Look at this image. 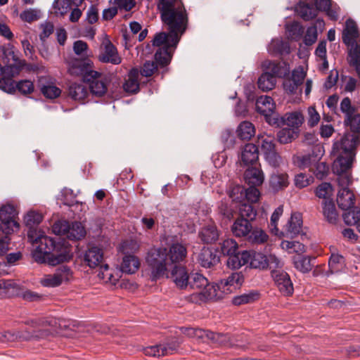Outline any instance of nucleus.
Segmentation results:
<instances>
[{"instance_id":"obj_7","label":"nucleus","mask_w":360,"mask_h":360,"mask_svg":"<svg viewBox=\"0 0 360 360\" xmlns=\"http://www.w3.org/2000/svg\"><path fill=\"white\" fill-rule=\"evenodd\" d=\"M221 253L224 256H227L226 265L232 269L240 268V255L242 251L238 250V245L233 238H227L219 243Z\"/></svg>"},{"instance_id":"obj_8","label":"nucleus","mask_w":360,"mask_h":360,"mask_svg":"<svg viewBox=\"0 0 360 360\" xmlns=\"http://www.w3.org/2000/svg\"><path fill=\"white\" fill-rule=\"evenodd\" d=\"M93 65V62L89 58H75L70 62L68 70L71 75H82L85 82L98 75V71L92 70Z\"/></svg>"},{"instance_id":"obj_39","label":"nucleus","mask_w":360,"mask_h":360,"mask_svg":"<svg viewBox=\"0 0 360 360\" xmlns=\"http://www.w3.org/2000/svg\"><path fill=\"white\" fill-rule=\"evenodd\" d=\"M288 175L286 174L273 173L269 179V185L274 192L284 189L288 185Z\"/></svg>"},{"instance_id":"obj_18","label":"nucleus","mask_w":360,"mask_h":360,"mask_svg":"<svg viewBox=\"0 0 360 360\" xmlns=\"http://www.w3.org/2000/svg\"><path fill=\"white\" fill-rule=\"evenodd\" d=\"M169 269L171 270L170 278L173 280L176 285L180 289L187 288L190 274H188L186 268L179 264L170 266Z\"/></svg>"},{"instance_id":"obj_29","label":"nucleus","mask_w":360,"mask_h":360,"mask_svg":"<svg viewBox=\"0 0 360 360\" xmlns=\"http://www.w3.org/2000/svg\"><path fill=\"white\" fill-rule=\"evenodd\" d=\"M355 196L349 189H340L337 196L338 207L342 210H347L354 205Z\"/></svg>"},{"instance_id":"obj_52","label":"nucleus","mask_w":360,"mask_h":360,"mask_svg":"<svg viewBox=\"0 0 360 360\" xmlns=\"http://www.w3.org/2000/svg\"><path fill=\"white\" fill-rule=\"evenodd\" d=\"M266 122L271 126L280 128L285 124V116H281L278 113L271 110L264 115Z\"/></svg>"},{"instance_id":"obj_53","label":"nucleus","mask_w":360,"mask_h":360,"mask_svg":"<svg viewBox=\"0 0 360 360\" xmlns=\"http://www.w3.org/2000/svg\"><path fill=\"white\" fill-rule=\"evenodd\" d=\"M244 191L245 188L240 185L231 186L228 191L229 199L238 205L244 200Z\"/></svg>"},{"instance_id":"obj_26","label":"nucleus","mask_w":360,"mask_h":360,"mask_svg":"<svg viewBox=\"0 0 360 360\" xmlns=\"http://www.w3.org/2000/svg\"><path fill=\"white\" fill-rule=\"evenodd\" d=\"M302 217L300 213H292L290 220L286 224L285 234L286 236L293 238L297 236L302 231Z\"/></svg>"},{"instance_id":"obj_59","label":"nucleus","mask_w":360,"mask_h":360,"mask_svg":"<svg viewBox=\"0 0 360 360\" xmlns=\"http://www.w3.org/2000/svg\"><path fill=\"white\" fill-rule=\"evenodd\" d=\"M70 223L66 220H58L52 226V231L57 236H65L68 238Z\"/></svg>"},{"instance_id":"obj_5","label":"nucleus","mask_w":360,"mask_h":360,"mask_svg":"<svg viewBox=\"0 0 360 360\" xmlns=\"http://www.w3.org/2000/svg\"><path fill=\"white\" fill-rule=\"evenodd\" d=\"M168 27V32L156 33L151 41L153 46L176 49L181 36L186 32L187 25L173 22L165 24Z\"/></svg>"},{"instance_id":"obj_24","label":"nucleus","mask_w":360,"mask_h":360,"mask_svg":"<svg viewBox=\"0 0 360 360\" xmlns=\"http://www.w3.org/2000/svg\"><path fill=\"white\" fill-rule=\"evenodd\" d=\"M198 237L202 243L212 244L218 240L219 231L214 224L205 225L200 229Z\"/></svg>"},{"instance_id":"obj_47","label":"nucleus","mask_w":360,"mask_h":360,"mask_svg":"<svg viewBox=\"0 0 360 360\" xmlns=\"http://www.w3.org/2000/svg\"><path fill=\"white\" fill-rule=\"evenodd\" d=\"M238 212L239 218H245L250 221H254L257 214V210L252 205L247 203L238 204Z\"/></svg>"},{"instance_id":"obj_2","label":"nucleus","mask_w":360,"mask_h":360,"mask_svg":"<svg viewBox=\"0 0 360 360\" xmlns=\"http://www.w3.org/2000/svg\"><path fill=\"white\" fill-rule=\"evenodd\" d=\"M28 326L23 330L4 331L0 333V342L7 343L16 340H31L41 339L58 333L60 328H65V321L54 317H41L25 321Z\"/></svg>"},{"instance_id":"obj_45","label":"nucleus","mask_w":360,"mask_h":360,"mask_svg":"<svg viewBox=\"0 0 360 360\" xmlns=\"http://www.w3.org/2000/svg\"><path fill=\"white\" fill-rule=\"evenodd\" d=\"M169 49L170 48L167 47L158 48L154 55L156 64L162 67H165L170 63L172 53L169 51Z\"/></svg>"},{"instance_id":"obj_3","label":"nucleus","mask_w":360,"mask_h":360,"mask_svg":"<svg viewBox=\"0 0 360 360\" xmlns=\"http://www.w3.org/2000/svg\"><path fill=\"white\" fill-rule=\"evenodd\" d=\"M158 9L164 24L175 22L188 26V14L181 0H159Z\"/></svg>"},{"instance_id":"obj_10","label":"nucleus","mask_w":360,"mask_h":360,"mask_svg":"<svg viewBox=\"0 0 360 360\" xmlns=\"http://www.w3.org/2000/svg\"><path fill=\"white\" fill-rule=\"evenodd\" d=\"M324 154L323 147L316 145L312 148L310 153L307 155H295L293 157V162L298 167L305 169L314 166Z\"/></svg>"},{"instance_id":"obj_12","label":"nucleus","mask_w":360,"mask_h":360,"mask_svg":"<svg viewBox=\"0 0 360 360\" xmlns=\"http://www.w3.org/2000/svg\"><path fill=\"white\" fill-rule=\"evenodd\" d=\"M72 274L71 269L68 265L63 264L56 269L53 274L46 276L41 283L45 287H57L63 282L68 281Z\"/></svg>"},{"instance_id":"obj_58","label":"nucleus","mask_w":360,"mask_h":360,"mask_svg":"<svg viewBox=\"0 0 360 360\" xmlns=\"http://www.w3.org/2000/svg\"><path fill=\"white\" fill-rule=\"evenodd\" d=\"M16 83L13 79L6 76L1 75L0 78V89L8 94H13L16 91Z\"/></svg>"},{"instance_id":"obj_31","label":"nucleus","mask_w":360,"mask_h":360,"mask_svg":"<svg viewBox=\"0 0 360 360\" xmlns=\"http://www.w3.org/2000/svg\"><path fill=\"white\" fill-rule=\"evenodd\" d=\"M354 157L353 155H346L345 157L342 155H339L332 166L333 173L349 172V170L352 168Z\"/></svg>"},{"instance_id":"obj_13","label":"nucleus","mask_w":360,"mask_h":360,"mask_svg":"<svg viewBox=\"0 0 360 360\" xmlns=\"http://www.w3.org/2000/svg\"><path fill=\"white\" fill-rule=\"evenodd\" d=\"M103 261V249L96 245L89 246L84 254V262L91 269L100 266L101 269L108 271L109 266L107 264H102Z\"/></svg>"},{"instance_id":"obj_34","label":"nucleus","mask_w":360,"mask_h":360,"mask_svg":"<svg viewBox=\"0 0 360 360\" xmlns=\"http://www.w3.org/2000/svg\"><path fill=\"white\" fill-rule=\"evenodd\" d=\"M322 210L326 220L329 224H335L338 219V213L333 199L323 200Z\"/></svg>"},{"instance_id":"obj_60","label":"nucleus","mask_w":360,"mask_h":360,"mask_svg":"<svg viewBox=\"0 0 360 360\" xmlns=\"http://www.w3.org/2000/svg\"><path fill=\"white\" fill-rule=\"evenodd\" d=\"M18 212L14 205L11 204L3 205L0 207V220L6 219H14Z\"/></svg>"},{"instance_id":"obj_28","label":"nucleus","mask_w":360,"mask_h":360,"mask_svg":"<svg viewBox=\"0 0 360 360\" xmlns=\"http://www.w3.org/2000/svg\"><path fill=\"white\" fill-rule=\"evenodd\" d=\"M244 179L248 186H259L264 180L263 172L256 166L248 168L244 173Z\"/></svg>"},{"instance_id":"obj_22","label":"nucleus","mask_w":360,"mask_h":360,"mask_svg":"<svg viewBox=\"0 0 360 360\" xmlns=\"http://www.w3.org/2000/svg\"><path fill=\"white\" fill-rule=\"evenodd\" d=\"M238 205L229 199H222L218 206V213L223 220L231 221L238 212Z\"/></svg>"},{"instance_id":"obj_44","label":"nucleus","mask_w":360,"mask_h":360,"mask_svg":"<svg viewBox=\"0 0 360 360\" xmlns=\"http://www.w3.org/2000/svg\"><path fill=\"white\" fill-rule=\"evenodd\" d=\"M24 66L25 62L21 60H19L17 64H11L5 66H2L0 64V75H6L13 79L20 75Z\"/></svg>"},{"instance_id":"obj_11","label":"nucleus","mask_w":360,"mask_h":360,"mask_svg":"<svg viewBox=\"0 0 360 360\" xmlns=\"http://www.w3.org/2000/svg\"><path fill=\"white\" fill-rule=\"evenodd\" d=\"M240 267L250 264L253 269H265L268 268L267 256L255 250H243L240 255Z\"/></svg>"},{"instance_id":"obj_43","label":"nucleus","mask_w":360,"mask_h":360,"mask_svg":"<svg viewBox=\"0 0 360 360\" xmlns=\"http://www.w3.org/2000/svg\"><path fill=\"white\" fill-rule=\"evenodd\" d=\"M295 268L302 273H308L311 270L312 265L309 257L298 255L292 258Z\"/></svg>"},{"instance_id":"obj_33","label":"nucleus","mask_w":360,"mask_h":360,"mask_svg":"<svg viewBox=\"0 0 360 360\" xmlns=\"http://www.w3.org/2000/svg\"><path fill=\"white\" fill-rule=\"evenodd\" d=\"M268 51L273 56L288 54L290 52L289 43L281 39H273L268 46Z\"/></svg>"},{"instance_id":"obj_1","label":"nucleus","mask_w":360,"mask_h":360,"mask_svg":"<svg viewBox=\"0 0 360 360\" xmlns=\"http://www.w3.org/2000/svg\"><path fill=\"white\" fill-rule=\"evenodd\" d=\"M43 215L36 211L28 212L24 221L28 228V240L36 244L32 255L35 262L56 266L70 261L72 257L71 247L64 239L55 240L51 237L38 234L36 227L42 221Z\"/></svg>"},{"instance_id":"obj_61","label":"nucleus","mask_w":360,"mask_h":360,"mask_svg":"<svg viewBox=\"0 0 360 360\" xmlns=\"http://www.w3.org/2000/svg\"><path fill=\"white\" fill-rule=\"evenodd\" d=\"M218 285L219 283L217 285H214L208 282V285L206 287H204L200 293L207 299L212 300L219 298L221 296L219 295L218 291L221 290L222 292V289L219 288Z\"/></svg>"},{"instance_id":"obj_30","label":"nucleus","mask_w":360,"mask_h":360,"mask_svg":"<svg viewBox=\"0 0 360 360\" xmlns=\"http://www.w3.org/2000/svg\"><path fill=\"white\" fill-rule=\"evenodd\" d=\"M295 11L304 21H309L315 18L317 15V9L314 6L304 1H300L295 6Z\"/></svg>"},{"instance_id":"obj_54","label":"nucleus","mask_w":360,"mask_h":360,"mask_svg":"<svg viewBox=\"0 0 360 360\" xmlns=\"http://www.w3.org/2000/svg\"><path fill=\"white\" fill-rule=\"evenodd\" d=\"M333 193V187L330 183L323 182L316 189V195L323 200L332 199L330 197Z\"/></svg>"},{"instance_id":"obj_21","label":"nucleus","mask_w":360,"mask_h":360,"mask_svg":"<svg viewBox=\"0 0 360 360\" xmlns=\"http://www.w3.org/2000/svg\"><path fill=\"white\" fill-rule=\"evenodd\" d=\"M259 160V148L253 143H247L244 146L241 154L240 161L245 166H253Z\"/></svg>"},{"instance_id":"obj_27","label":"nucleus","mask_w":360,"mask_h":360,"mask_svg":"<svg viewBox=\"0 0 360 360\" xmlns=\"http://www.w3.org/2000/svg\"><path fill=\"white\" fill-rule=\"evenodd\" d=\"M252 229L251 221L238 217L231 226V231L236 237L247 238Z\"/></svg>"},{"instance_id":"obj_36","label":"nucleus","mask_w":360,"mask_h":360,"mask_svg":"<svg viewBox=\"0 0 360 360\" xmlns=\"http://www.w3.org/2000/svg\"><path fill=\"white\" fill-rule=\"evenodd\" d=\"M269 74H271L272 77L279 78H285L290 73V68L286 63H276L269 61L267 66Z\"/></svg>"},{"instance_id":"obj_4","label":"nucleus","mask_w":360,"mask_h":360,"mask_svg":"<svg viewBox=\"0 0 360 360\" xmlns=\"http://www.w3.org/2000/svg\"><path fill=\"white\" fill-rule=\"evenodd\" d=\"M146 262L150 269L152 281L163 277L171 266L165 248H150L146 257Z\"/></svg>"},{"instance_id":"obj_32","label":"nucleus","mask_w":360,"mask_h":360,"mask_svg":"<svg viewBox=\"0 0 360 360\" xmlns=\"http://www.w3.org/2000/svg\"><path fill=\"white\" fill-rule=\"evenodd\" d=\"M140 266L139 258L134 255H125L122 258L120 270L123 273L133 274L137 271Z\"/></svg>"},{"instance_id":"obj_55","label":"nucleus","mask_w":360,"mask_h":360,"mask_svg":"<svg viewBox=\"0 0 360 360\" xmlns=\"http://www.w3.org/2000/svg\"><path fill=\"white\" fill-rule=\"evenodd\" d=\"M345 262L343 256L339 254H332L328 260V266L330 274L338 272Z\"/></svg>"},{"instance_id":"obj_25","label":"nucleus","mask_w":360,"mask_h":360,"mask_svg":"<svg viewBox=\"0 0 360 360\" xmlns=\"http://www.w3.org/2000/svg\"><path fill=\"white\" fill-rule=\"evenodd\" d=\"M139 72L137 68H131L122 84L123 90L129 94H135L139 91L138 81Z\"/></svg>"},{"instance_id":"obj_62","label":"nucleus","mask_w":360,"mask_h":360,"mask_svg":"<svg viewBox=\"0 0 360 360\" xmlns=\"http://www.w3.org/2000/svg\"><path fill=\"white\" fill-rule=\"evenodd\" d=\"M15 86L16 87V90L23 95L30 94L34 90L33 82L28 79L18 81Z\"/></svg>"},{"instance_id":"obj_56","label":"nucleus","mask_w":360,"mask_h":360,"mask_svg":"<svg viewBox=\"0 0 360 360\" xmlns=\"http://www.w3.org/2000/svg\"><path fill=\"white\" fill-rule=\"evenodd\" d=\"M0 221V229L6 236L13 233L15 229L18 230L19 228V224L15 221V218Z\"/></svg>"},{"instance_id":"obj_20","label":"nucleus","mask_w":360,"mask_h":360,"mask_svg":"<svg viewBox=\"0 0 360 360\" xmlns=\"http://www.w3.org/2000/svg\"><path fill=\"white\" fill-rule=\"evenodd\" d=\"M98 58L99 61L105 63L118 65L122 62L116 47L109 40L105 43L104 50L100 53Z\"/></svg>"},{"instance_id":"obj_23","label":"nucleus","mask_w":360,"mask_h":360,"mask_svg":"<svg viewBox=\"0 0 360 360\" xmlns=\"http://www.w3.org/2000/svg\"><path fill=\"white\" fill-rule=\"evenodd\" d=\"M168 259L171 266L181 264L186 257V248L179 243H173L167 250Z\"/></svg>"},{"instance_id":"obj_17","label":"nucleus","mask_w":360,"mask_h":360,"mask_svg":"<svg viewBox=\"0 0 360 360\" xmlns=\"http://www.w3.org/2000/svg\"><path fill=\"white\" fill-rule=\"evenodd\" d=\"M244 282V276L241 271L233 272L226 278L221 280L218 288L222 289L223 293H231L240 288Z\"/></svg>"},{"instance_id":"obj_16","label":"nucleus","mask_w":360,"mask_h":360,"mask_svg":"<svg viewBox=\"0 0 360 360\" xmlns=\"http://www.w3.org/2000/svg\"><path fill=\"white\" fill-rule=\"evenodd\" d=\"M217 252L218 249L203 247L198 255V262L202 267L206 269L214 267L220 262V257L217 255Z\"/></svg>"},{"instance_id":"obj_63","label":"nucleus","mask_w":360,"mask_h":360,"mask_svg":"<svg viewBox=\"0 0 360 360\" xmlns=\"http://www.w3.org/2000/svg\"><path fill=\"white\" fill-rule=\"evenodd\" d=\"M288 31L292 39L299 41L304 33V27L297 22H293L288 27Z\"/></svg>"},{"instance_id":"obj_35","label":"nucleus","mask_w":360,"mask_h":360,"mask_svg":"<svg viewBox=\"0 0 360 360\" xmlns=\"http://www.w3.org/2000/svg\"><path fill=\"white\" fill-rule=\"evenodd\" d=\"M68 96L74 101H82L86 98L89 94L86 86L82 83H72L69 85Z\"/></svg>"},{"instance_id":"obj_6","label":"nucleus","mask_w":360,"mask_h":360,"mask_svg":"<svg viewBox=\"0 0 360 360\" xmlns=\"http://www.w3.org/2000/svg\"><path fill=\"white\" fill-rule=\"evenodd\" d=\"M0 296L22 297L23 300L34 302L39 300L41 295L37 292L25 290L22 285L13 280L0 279Z\"/></svg>"},{"instance_id":"obj_42","label":"nucleus","mask_w":360,"mask_h":360,"mask_svg":"<svg viewBox=\"0 0 360 360\" xmlns=\"http://www.w3.org/2000/svg\"><path fill=\"white\" fill-rule=\"evenodd\" d=\"M299 135V131L290 127H285L280 129L277 132V140L281 144H287L291 143L293 140L297 139Z\"/></svg>"},{"instance_id":"obj_41","label":"nucleus","mask_w":360,"mask_h":360,"mask_svg":"<svg viewBox=\"0 0 360 360\" xmlns=\"http://www.w3.org/2000/svg\"><path fill=\"white\" fill-rule=\"evenodd\" d=\"M85 227L81 222L74 221L70 224L68 238L72 240H79L86 236Z\"/></svg>"},{"instance_id":"obj_50","label":"nucleus","mask_w":360,"mask_h":360,"mask_svg":"<svg viewBox=\"0 0 360 360\" xmlns=\"http://www.w3.org/2000/svg\"><path fill=\"white\" fill-rule=\"evenodd\" d=\"M259 298V293L255 290H250L248 292L237 295L233 297L232 303L234 305L240 306L252 303Z\"/></svg>"},{"instance_id":"obj_49","label":"nucleus","mask_w":360,"mask_h":360,"mask_svg":"<svg viewBox=\"0 0 360 360\" xmlns=\"http://www.w3.org/2000/svg\"><path fill=\"white\" fill-rule=\"evenodd\" d=\"M255 132L253 124L248 121L242 122L237 129L238 136L241 140L250 139L254 136Z\"/></svg>"},{"instance_id":"obj_51","label":"nucleus","mask_w":360,"mask_h":360,"mask_svg":"<svg viewBox=\"0 0 360 360\" xmlns=\"http://www.w3.org/2000/svg\"><path fill=\"white\" fill-rule=\"evenodd\" d=\"M342 215L344 221L347 225H354L360 221V208L354 207L346 210Z\"/></svg>"},{"instance_id":"obj_57","label":"nucleus","mask_w":360,"mask_h":360,"mask_svg":"<svg viewBox=\"0 0 360 360\" xmlns=\"http://www.w3.org/2000/svg\"><path fill=\"white\" fill-rule=\"evenodd\" d=\"M344 124L349 127L353 134H358L360 133V114H354L349 118L345 117Z\"/></svg>"},{"instance_id":"obj_64","label":"nucleus","mask_w":360,"mask_h":360,"mask_svg":"<svg viewBox=\"0 0 360 360\" xmlns=\"http://www.w3.org/2000/svg\"><path fill=\"white\" fill-rule=\"evenodd\" d=\"M41 94L47 98L53 99L60 95L61 90L53 85H42L40 87Z\"/></svg>"},{"instance_id":"obj_40","label":"nucleus","mask_w":360,"mask_h":360,"mask_svg":"<svg viewBox=\"0 0 360 360\" xmlns=\"http://www.w3.org/2000/svg\"><path fill=\"white\" fill-rule=\"evenodd\" d=\"M208 285V280L202 274L193 272L190 274L188 288L193 290H199L200 292L204 287Z\"/></svg>"},{"instance_id":"obj_15","label":"nucleus","mask_w":360,"mask_h":360,"mask_svg":"<svg viewBox=\"0 0 360 360\" xmlns=\"http://www.w3.org/2000/svg\"><path fill=\"white\" fill-rule=\"evenodd\" d=\"M306 74L301 67L292 72L291 77H285L283 82V89L288 94H295L300 86L303 84Z\"/></svg>"},{"instance_id":"obj_48","label":"nucleus","mask_w":360,"mask_h":360,"mask_svg":"<svg viewBox=\"0 0 360 360\" xmlns=\"http://www.w3.org/2000/svg\"><path fill=\"white\" fill-rule=\"evenodd\" d=\"M246 239L252 244H264L268 240L269 236L262 229L252 227Z\"/></svg>"},{"instance_id":"obj_37","label":"nucleus","mask_w":360,"mask_h":360,"mask_svg":"<svg viewBox=\"0 0 360 360\" xmlns=\"http://www.w3.org/2000/svg\"><path fill=\"white\" fill-rule=\"evenodd\" d=\"M255 104L257 112L262 115L274 110L276 108L273 98L269 96H261L257 98Z\"/></svg>"},{"instance_id":"obj_46","label":"nucleus","mask_w":360,"mask_h":360,"mask_svg":"<svg viewBox=\"0 0 360 360\" xmlns=\"http://www.w3.org/2000/svg\"><path fill=\"white\" fill-rule=\"evenodd\" d=\"M276 79L267 72L262 73L257 81L259 89L263 91H268L273 89L276 86Z\"/></svg>"},{"instance_id":"obj_19","label":"nucleus","mask_w":360,"mask_h":360,"mask_svg":"<svg viewBox=\"0 0 360 360\" xmlns=\"http://www.w3.org/2000/svg\"><path fill=\"white\" fill-rule=\"evenodd\" d=\"M107 77L98 72V75L85 82L89 84V90L94 96L101 97L107 92Z\"/></svg>"},{"instance_id":"obj_38","label":"nucleus","mask_w":360,"mask_h":360,"mask_svg":"<svg viewBox=\"0 0 360 360\" xmlns=\"http://www.w3.org/2000/svg\"><path fill=\"white\" fill-rule=\"evenodd\" d=\"M304 117L300 111H294L285 115V124L300 132V127L303 124Z\"/></svg>"},{"instance_id":"obj_14","label":"nucleus","mask_w":360,"mask_h":360,"mask_svg":"<svg viewBox=\"0 0 360 360\" xmlns=\"http://www.w3.org/2000/svg\"><path fill=\"white\" fill-rule=\"evenodd\" d=\"M271 276L279 292L284 296H291L294 292L292 282L289 274L283 271L273 269Z\"/></svg>"},{"instance_id":"obj_9","label":"nucleus","mask_w":360,"mask_h":360,"mask_svg":"<svg viewBox=\"0 0 360 360\" xmlns=\"http://www.w3.org/2000/svg\"><path fill=\"white\" fill-rule=\"evenodd\" d=\"M360 144V135L351 133H346L340 141H336L333 145V152L339 153L342 151L346 155H353V151Z\"/></svg>"}]
</instances>
